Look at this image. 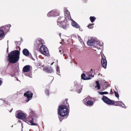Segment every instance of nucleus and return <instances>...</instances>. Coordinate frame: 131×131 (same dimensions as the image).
Returning a JSON list of instances; mask_svg holds the SVG:
<instances>
[{"instance_id": "4c0bfd02", "label": "nucleus", "mask_w": 131, "mask_h": 131, "mask_svg": "<svg viewBox=\"0 0 131 131\" xmlns=\"http://www.w3.org/2000/svg\"><path fill=\"white\" fill-rule=\"evenodd\" d=\"M63 55H64L65 56V59H67V58L66 57V56L65 54H64Z\"/></svg>"}, {"instance_id": "58836bf2", "label": "nucleus", "mask_w": 131, "mask_h": 131, "mask_svg": "<svg viewBox=\"0 0 131 131\" xmlns=\"http://www.w3.org/2000/svg\"><path fill=\"white\" fill-rule=\"evenodd\" d=\"M13 110V108H12L9 111V112H11Z\"/></svg>"}, {"instance_id": "b1692460", "label": "nucleus", "mask_w": 131, "mask_h": 131, "mask_svg": "<svg viewBox=\"0 0 131 131\" xmlns=\"http://www.w3.org/2000/svg\"><path fill=\"white\" fill-rule=\"evenodd\" d=\"M34 119L32 118H31V119L30 121V123L32 125H36L37 124L35 123H33Z\"/></svg>"}, {"instance_id": "f8f14e48", "label": "nucleus", "mask_w": 131, "mask_h": 131, "mask_svg": "<svg viewBox=\"0 0 131 131\" xmlns=\"http://www.w3.org/2000/svg\"><path fill=\"white\" fill-rule=\"evenodd\" d=\"M65 19L64 17H61L60 16L59 17L57 21L58 25L59 26H61V24L63 22H65L64 20Z\"/></svg>"}, {"instance_id": "79ce46f5", "label": "nucleus", "mask_w": 131, "mask_h": 131, "mask_svg": "<svg viewBox=\"0 0 131 131\" xmlns=\"http://www.w3.org/2000/svg\"><path fill=\"white\" fill-rule=\"evenodd\" d=\"M60 35H61V34H59V35H60Z\"/></svg>"}, {"instance_id": "9b49d317", "label": "nucleus", "mask_w": 131, "mask_h": 131, "mask_svg": "<svg viewBox=\"0 0 131 131\" xmlns=\"http://www.w3.org/2000/svg\"><path fill=\"white\" fill-rule=\"evenodd\" d=\"M114 101V104H112V105H114L116 106H119L124 108H126V107H125V106L124 104L122 102L119 101Z\"/></svg>"}, {"instance_id": "f03ea898", "label": "nucleus", "mask_w": 131, "mask_h": 131, "mask_svg": "<svg viewBox=\"0 0 131 131\" xmlns=\"http://www.w3.org/2000/svg\"><path fill=\"white\" fill-rule=\"evenodd\" d=\"M20 52L18 50L11 51L8 54V59L11 63H15L18 61L19 58Z\"/></svg>"}, {"instance_id": "72a5a7b5", "label": "nucleus", "mask_w": 131, "mask_h": 131, "mask_svg": "<svg viewBox=\"0 0 131 131\" xmlns=\"http://www.w3.org/2000/svg\"><path fill=\"white\" fill-rule=\"evenodd\" d=\"M41 64L40 63H38L37 64V67H39V66H41Z\"/></svg>"}, {"instance_id": "f257e3e1", "label": "nucleus", "mask_w": 131, "mask_h": 131, "mask_svg": "<svg viewBox=\"0 0 131 131\" xmlns=\"http://www.w3.org/2000/svg\"><path fill=\"white\" fill-rule=\"evenodd\" d=\"M68 99H66L63 103L59 106L58 109V114L59 115V117L60 121L61 122L63 118L62 117L65 116L69 115V105L68 102Z\"/></svg>"}, {"instance_id": "423d86ee", "label": "nucleus", "mask_w": 131, "mask_h": 131, "mask_svg": "<svg viewBox=\"0 0 131 131\" xmlns=\"http://www.w3.org/2000/svg\"><path fill=\"white\" fill-rule=\"evenodd\" d=\"M16 112L17 114L16 116L17 118L22 119H25L26 118V116L23 113L19 112V111H17Z\"/></svg>"}, {"instance_id": "4468645a", "label": "nucleus", "mask_w": 131, "mask_h": 131, "mask_svg": "<svg viewBox=\"0 0 131 131\" xmlns=\"http://www.w3.org/2000/svg\"><path fill=\"white\" fill-rule=\"evenodd\" d=\"M64 15L65 16V18L71 20V18L70 12L69 11L66 12H64Z\"/></svg>"}, {"instance_id": "37998d69", "label": "nucleus", "mask_w": 131, "mask_h": 131, "mask_svg": "<svg viewBox=\"0 0 131 131\" xmlns=\"http://www.w3.org/2000/svg\"><path fill=\"white\" fill-rule=\"evenodd\" d=\"M79 30H81V29H80V28L79 29Z\"/></svg>"}, {"instance_id": "6e6552de", "label": "nucleus", "mask_w": 131, "mask_h": 131, "mask_svg": "<svg viewBox=\"0 0 131 131\" xmlns=\"http://www.w3.org/2000/svg\"><path fill=\"white\" fill-rule=\"evenodd\" d=\"M102 56V59L101 60V63L103 67L105 69L106 68L107 62L106 60L105 57L104 56L103 57Z\"/></svg>"}, {"instance_id": "39448f33", "label": "nucleus", "mask_w": 131, "mask_h": 131, "mask_svg": "<svg viewBox=\"0 0 131 131\" xmlns=\"http://www.w3.org/2000/svg\"><path fill=\"white\" fill-rule=\"evenodd\" d=\"M44 43L43 41L41 39L39 38L36 39L34 42V45L35 46L39 48L43 46V44Z\"/></svg>"}, {"instance_id": "20e7f679", "label": "nucleus", "mask_w": 131, "mask_h": 131, "mask_svg": "<svg viewBox=\"0 0 131 131\" xmlns=\"http://www.w3.org/2000/svg\"><path fill=\"white\" fill-rule=\"evenodd\" d=\"M33 94L30 91H28L24 94V96L26 97L27 99L26 100V102H28L32 98Z\"/></svg>"}, {"instance_id": "c756f323", "label": "nucleus", "mask_w": 131, "mask_h": 131, "mask_svg": "<svg viewBox=\"0 0 131 131\" xmlns=\"http://www.w3.org/2000/svg\"><path fill=\"white\" fill-rule=\"evenodd\" d=\"M87 98H86L84 99L83 100V102L85 105H86V101L87 100Z\"/></svg>"}, {"instance_id": "f3484780", "label": "nucleus", "mask_w": 131, "mask_h": 131, "mask_svg": "<svg viewBox=\"0 0 131 131\" xmlns=\"http://www.w3.org/2000/svg\"><path fill=\"white\" fill-rule=\"evenodd\" d=\"M71 24L75 28H78L80 27L79 25L73 20H72Z\"/></svg>"}, {"instance_id": "473e14b6", "label": "nucleus", "mask_w": 131, "mask_h": 131, "mask_svg": "<svg viewBox=\"0 0 131 131\" xmlns=\"http://www.w3.org/2000/svg\"><path fill=\"white\" fill-rule=\"evenodd\" d=\"M64 12H66L69 11L68 10H67V9L66 8H65L64 9Z\"/></svg>"}, {"instance_id": "ea45409f", "label": "nucleus", "mask_w": 131, "mask_h": 131, "mask_svg": "<svg viewBox=\"0 0 131 131\" xmlns=\"http://www.w3.org/2000/svg\"><path fill=\"white\" fill-rule=\"evenodd\" d=\"M7 52H8V47L7 48Z\"/></svg>"}, {"instance_id": "2f4dec72", "label": "nucleus", "mask_w": 131, "mask_h": 131, "mask_svg": "<svg viewBox=\"0 0 131 131\" xmlns=\"http://www.w3.org/2000/svg\"><path fill=\"white\" fill-rule=\"evenodd\" d=\"M63 51L62 50H59V52H60V53L61 54H62V53H63Z\"/></svg>"}, {"instance_id": "c03bdc74", "label": "nucleus", "mask_w": 131, "mask_h": 131, "mask_svg": "<svg viewBox=\"0 0 131 131\" xmlns=\"http://www.w3.org/2000/svg\"><path fill=\"white\" fill-rule=\"evenodd\" d=\"M79 30H81V29H80V28L79 29Z\"/></svg>"}, {"instance_id": "a878e982", "label": "nucleus", "mask_w": 131, "mask_h": 131, "mask_svg": "<svg viewBox=\"0 0 131 131\" xmlns=\"http://www.w3.org/2000/svg\"><path fill=\"white\" fill-rule=\"evenodd\" d=\"M98 92L100 95H103L105 94H108V93L107 92Z\"/></svg>"}, {"instance_id": "f704fd0d", "label": "nucleus", "mask_w": 131, "mask_h": 131, "mask_svg": "<svg viewBox=\"0 0 131 131\" xmlns=\"http://www.w3.org/2000/svg\"><path fill=\"white\" fill-rule=\"evenodd\" d=\"M3 83V82L2 80L0 79V86H1Z\"/></svg>"}, {"instance_id": "4be33fe9", "label": "nucleus", "mask_w": 131, "mask_h": 131, "mask_svg": "<svg viewBox=\"0 0 131 131\" xmlns=\"http://www.w3.org/2000/svg\"><path fill=\"white\" fill-rule=\"evenodd\" d=\"M96 85L95 86V88L97 87L98 90H100L101 89V87L99 83V82L98 81H96Z\"/></svg>"}, {"instance_id": "a19ab883", "label": "nucleus", "mask_w": 131, "mask_h": 131, "mask_svg": "<svg viewBox=\"0 0 131 131\" xmlns=\"http://www.w3.org/2000/svg\"><path fill=\"white\" fill-rule=\"evenodd\" d=\"M54 63V62H53L51 64V65H52Z\"/></svg>"}, {"instance_id": "aec40b11", "label": "nucleus", "mask_w": 131, "mask_h": 131, "mask_svg": "<svg viewBox=\"0 0 131 131\" xmlns=\"http://www.w3.org/2000/svg\"><path fill=\"white\" fill-rule=\"evenodd\" d=\"M93 102L91 100H88L87 101L86 105L87 106H91L94 104Z\"/></svg>"}, {"instance_id": "9d476101", "label": "nucleus", "mask_w": 131, "mask_h": 131, "mask_svg": "<svg viewBox=\"0 0 131 131\" xmlns=\"http://www.w3.org/2000/svg\"><path fill=\"white\" fill-rule=\"evenodd\" d=\"M32 67L29 65L25 66L23 68V71L24 72H27L30 71H31Z\"/></svg>"}, {"instance_id": "dca6fc26", "label": "nucleus", "mask_w": 131, "mask_h": 131, "mask_svg": "<svg viewBox=\"0 0 131 131\" xmlns=\"http://www.w3.org/2000/svg\"><path fill=\"white\" fill-rule=\"evenodd\" d=\"M61 26H59L62 27L63 29H66L68 27L69 25L67 23L64 22L61 24Z\"/></svg>"}, {"instance_id": "c9c22d12", "label": "nucleus", "mask_w": 131, "mask_h": 131, "mask_svg": "<svg viewBox=\"0 0 131 131\" xmlns=\"http://www.w3.org/2000/svg\"><path fill=\"white\" fill-rule=\"evenodd\" d=\"M93 70H92V69H91L90 70V73H92V72H93Z\"/></svg>"}, {"instance_id": "7ed1b4c3", "label": "nucleus", "mask_w": 131, "mask_h": 131, "mask_svg": "<svg viewBox=\"0 0 131 131\" xmlns=\"http://www.w3.org/2000/svg\"><path fill=\"white\" fill-rule=\"evenodd\" d=\"M40 51L44 55L48 56H49V51L47 48L43 45L39 48Z\"/></svg>"}, {"instance_id": "0eeeda50", "label": "nucleus", "mask_w": 131, "mask_h": 131, "mask_svg": "<svg viewBox=\"0 0 131 131\" xmlns=\"http://www.w3.org/2000/svg\"><path fill=\"white\" fill-rule=\"evenodd\" d=\"M102 99L105 103L107 104L112 105V104H114V101H112L105 96H103Z\"/></svg>"}, {"instance_id": "bb28decb", "label": "nucleus", "mask_w": 131, "mask_h": 131, "mask_svg": "<svg viewBox=\"0 0 131 131\" xmlns=\"http://www.w3.org/2000/svg\"><path fill=\"white\" fill-rule=\"evenodd\" d=\"M94 25V24H89L88 25V27L89 28V29H92L93 26Z\"/></svg>"}, {"instance_id": "ddd939ff", "label": "nucleus", "mask_w": 131, "mask_h": 131, "mask_svg": "<svg viewBox=\"0 0 131 131\" xmlns=\"http://www.w3.org/2000/svg\"><path fill=\"white\" fill-rule=\"evenodd\" d=\"M43 70L48 73H51L53 72L52 68L51 67H45Z\"/></svg>"}, {"instance_id": "cd10ccee", "label": "nucleus", "mask_w": 131, "mask_h": 131, "mask_svg": "<svg viewBox=\"0 0 131 131\" xmlns=\"http://www.w3.org/2000/svg\"><path fill=\"white\" fill-rule=\"evenodd\" d=\"M57 74H58V75H60V69L59 67H57Z\"/></svg>"}, {"instance_id": "a211bd4d", "label": "nucleus", "mask_w": 131, "mask_h": 131, "mask_svg": "<svg viewBox=\"0 0 131 131\" xmlns=\"http://www.w3.org/2000/svg\"><path fill=\"white\" fill-rule=\"evenodd\" d=\"M23 54L26 56H28L29 55V52L28 50L26 49H24L23 50Z\"/></svg>"}, {"instance_id": "e433bc0d", "label": "nucleus", "mask_w": 131, "mask_h": 131, "mask_svg": "<svg viewBox=\"0 0 131 131\" xmlns=\"http://www.w3.org/2000/svg\"><path fill=\"white\" fill-rule=\"evenodd\" d=\"M82 89H80L79 90V91L78 92V93H80L81 92V90H82Z\"/></svg>"}, {"instance_id": "1a4fd4ad", "label": "nucleus", "mask_w": 131, "mask_h": 131, "mask_svg": "<svg viewBox=\"0 0 131 131\" xmlns=\"http://www.w3.org/2000/svg\"><path fill=\"white\" fill-rule=\"evenodd\" d=\"M58 14L57 10H54L49 12L48 14V16L49 17H54L56 16H57Z\"/></svg>"}, {"instance_id": "412c9836", "label": "nucleus", "mask_w": 131, "mask_h": 131, "mask_svg": "<svg viewBox=\"0 0 131 131\" xmlns=\"http://www.w3.org/2000/svg\"><path fill=\"white\" fill-rule=\"evenodd\" d=\"M11 26V25H8L4 26V31L5 32H7L9 30V28Z\"/></svg>"}, {"instance_id": "c85d7f7f", "label": "nucleus", "mask_w": 131, "mask_h": 131, "mask_svg": "<svg viewBox=\"0 0 131 131\" xmlns=\"http://www.w3.org/2000/svg\"><path fill=\"white\" fill-rule=\"evenodd\" d=\"M114 92L115 96L117 98H118L119 97V95L118 92L115 91H114Z\"/></svg>"}, {"instance_id": "2eb2a0df", "label": "nucleus", "mask_w": 131, "mask_h": 131, "mask_svg": "<svg viewBox=\"0 0 131 131\" xmlns=\"http://www.w3.org/2000/svg\"><path fill=\"white\" fill-rule=\"evenodd\" d=\"M92 74H91L89 75V76L88 77H87L85 76V74L83 73L81 75V79L84 80H89L91 79L90 77V76L91 77H92ZM93 77V76H92Z\"/></svg>"}, {"instance_id": "6ab92c4d", "label": "nucleus", "mask_w": 131, "mask_h": 131, "mask_svg": "<svg viewBox=\"0 0 131 131\" xmlns=\"http://www.w3.org/2000/svg\"><path fill=\"white\" fill-rule=\"evenodd\" d=\"M87 43L89 46H93L94 45V44L95 43V41L93 40H90L87 41Z\"/></svg>"}, {"instance_id": "393cba45", "label": "nucleus", "mask_w": 131, "mask_h": 131, "mask_svg": "<svg viewBox=\"0 0 131 131\" xmlns=\"http://www.w3.org/2000/svg\"><path fill=\"white\" fill-rule=\"evenodd\" d=\"M4 31L2 30H0V37H3L4 35Z\"/></svg>"}, {"instance_id": "5701e85b", "label": "nucleus", "mask_w": 131, "mask_h": 131, "mask_svg": "<svg viewBox=\"0 0 131 131\" xmlns=\"http://www.w3.org/2000/svg\"><path fill=\"white\" fill-rule=\"evenodd\" d=\"M96 19V18L94 16H90V19L92 23Z\"/></svg>"}, {"instance_id": "7c9ffc66", "label": "nucleus", "mask_w": 131, "mask_h": 131, "mask_svg": "<svg viewBox=\"0 0 131 131\" xmlns=\"http://www.w3.org/2000/svg\"><path fill=\"white\" fill-rule=\"evenodd\" d=\"M45 93L48 95L49 94V90L48 89H46L45 90Z\"/></svg>"}]
</instances>
